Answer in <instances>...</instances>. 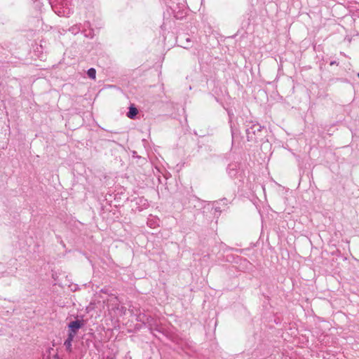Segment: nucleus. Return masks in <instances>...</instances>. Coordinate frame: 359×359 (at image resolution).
I'll return each mask as SVG.
<instances>
[{
	"label": "nucleus",
	"mask_w": 359,
	"mask_h": 359,
	"mask_svg": "<svg viewBox=\"0 0 359 359\" xmlns=\"http://www.w3.org/2000/svg\"><path fill=\"white\" fill-rule=\"evenodd\" d=\"M54 12L59 16H69L71 13L70 0H55L50 1Z\"/></svg>",
	"instance_id": "nucleus-1"
},
{
	"label": "nucleus",
	"mask_w": 359,
	"mask_h": 359,
	"mask_svg": "<svg viewBox=\"0 0 359 359\" xmlns=\"http://www.w3.org/2000/svg\"><path fill=\"white\" fill-rule=\"evenodd\" d=\"M262 127L253 121H249L245 125V132L248 141L256 140L262 133Z\"/></svg>",
	"instance_id": "nucleus-2"
},
{
	"label": "nucleus",
	"mask_w": 359,
	"mask_h": 359,
	"mask_svg": "<svg viewBox=\"0 0 359 359\" xmlns=\"http://www.w3.org/2000/svg\"><path fill=\"white\" fill-rule=\"evenodd\" d=\"M83 325V321L76 320L72 321L68 325V327L69 328V334H74L75 336L77 333L79 329H80Z\"/></svg>",
	"instance_id": "nucleus-3"
},
{
	"label": "nucleus",
	"mask_w": 359,
	"mask_h": 359,
	"mask_svg": "<svg viewBox=\"0 0 359 359\" xmlns=\"http://www.w3.org/2000/svg\"><path fill=\"white\" fill-rule=\"evenodd\" d=\"M74 334H68L67 339L65 341L64 345L68 352L72 351V342L74 338Z\"/></svg>",
	"instance_id": "nucleus-4"
},
{
	"label": "nucleus",
	"mask_w": 359,
	"mask_h": 359,
	"mask_svg": "<svg viewBox=\"0 0 359 359\" xmlns=\"http://www.w3.org/2000/svg\"><path fill=\"white\" fill-rule=\"evenodd\" d=\"M144 323L148 324V326L149 327L150 330H153V329L157 330V328H156L158 327L157 320L154 319L152 317H151V316L147 317Z\"/></svg>",
	"instance_id": "nucleus-5"
},
{
	"label": "nucleus",
	"mask_w": 359,
	"mask_h": 359,
	"mask_svg": "<svg viewBox=\"0 0 359 359\" xmlns=\"http://www.w3.org/2000/svg\"><path fill=\"white\" fill-rule=\"evenodd\" d=\"M237 165L236 163L229 164L227 168V172L231 177H233L237 173Z\"/></svg>",
	"instance_id": "nucleus-6"
},
{
	"label": "nucleus",
	"mask_w": 359,
	"mask_h": 359,
	"mask_svg": "<svg viewBox=\"0 0 359 359\" xmlns=\"http://www.w3.org/2000/svg\"><path fill=\"white\" fill-rule=\"evenodd\" d=\"M137 109L135 107H134V105H131L129 107V110L127 113V116L130 118H134L137 114Z\"/></svg>",
	"instance_id": "nucleus-7"
},
{
	"label": "nucleus",
	"mask_w": 359,
	"mask_h": 359,
	"mask_svg": "<svg viewBox=\"0 0 359 359\" xmlns=\"http://www.w3.org/2000/svg\"><path fill=\"white\" fill-rule=\"evenodd\" d=\"M218 205H219V201H214L212 203V209L215 210L214 215L216 217H219L222 212L220 207L218 206Z\"/></svg>",
	"instance_id": "nucleus-8"
},
{
	"label": "nucleus",
	"mask_w": 359,
	"mask_h": 359,
	"mask_svg": "<svg viewBox=\"0 0 359 359\" xmlns=\"http://www.w3.org/2000/svg\"><path fill=\"white\" fill-rule=\"evenodd\" d=\"M81 30V25H75L69 29V31L73 34H76Z\"/></svg>",
	"instance_id": "nucleus-9"
},
{
	"label": "nucleus",
	"mask_w": 359,
	"mask_h": 359,
	"mask_svg": "<svg viewBox=\"0 0 359 359\" xmlns=\"http://www.w3.org/2000/svg\"><path fill=\"white\" fill-rule=\"evenodd\" d=\"M87 74H88L89 78L95 80V78H96V70H95V69L90 68L88 70V72H87Z\"/></svg>",
	"instance_id": "nucleus-10"
},
{
	"label": "nucleus",
	"mask_w": 359,
	"mask_h": 359,
	"mask_svg": "<svg viewBox=\"0 0 359 359\" xmlns=\"http://www.w3.org/2000/svg\"><path fill=\"white\" fill-rule=\"evenodd\" d=\"M218 201H219V204L222 203L223 205H227V203H226L227 200L226 198H222Z\"/></svg>",
	"instance_id": "nucleus-11"
},
{
	"label": "nucleus",
	"mask_w": 359,
	"mask_h": 359,
	"mask_svg": "<svg viewBox=\"0 0 359 359\" xmlns=\"http://www.w3.org/2000/svg\"><path fill=\"white\" fill-rule=\"evenodd\" d=\"M334 64H335V62H332L330 63V65H334Z\"/></svg>",
	"instance_id": "nucleus-12"
},
{
	"label": "nucleus",
	"mask_w": 359,
	"mask_h": 359,
	"mask_svg": "<svg viewBox=\"0 0 359 359\" xmlns=\"http://www.w3.org/2000/svg\"><path fill=\"white\" fill-rule=\"evenodd\" d=\"M187 41H188V42H189V41H190V40H189V38H187Z\"/></svg>",
	"instance_id": "nucleus-13"
},
{
	"label": "nucleus",
	"mask_w": 359,
	"mask_h": 359,
	"mask_svg": "<svg viewBox=\"0 0 359 359\" xmlns=\"http://www.w3.org/2000/svg\"><path fill=\"white\" fill-rule=\"evenodd\" d=\"M358 78H359V72L358 73Z\"/></svg>",
	"instance_id": "nucleus-14"
}]
</instances>
